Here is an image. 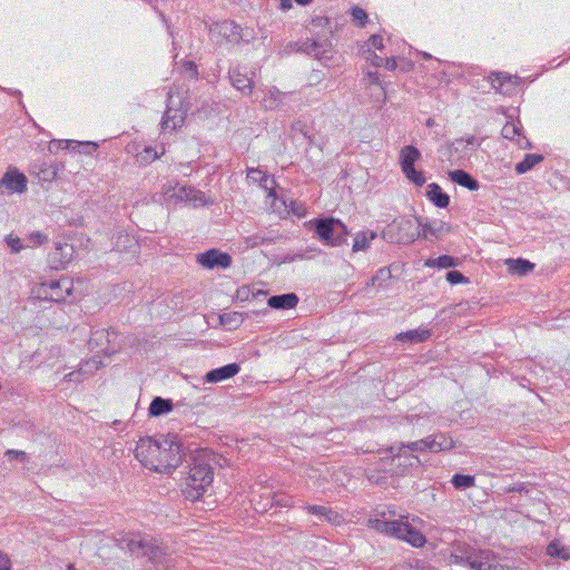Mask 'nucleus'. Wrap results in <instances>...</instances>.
<instances>
[{"instance_id":"obj_1","label":"nucleus","mask_w":570,"mask_h":570,"mask_svg":"<svg viewBox=\"0 0 570 570\" xmlns=\"http://www.w3.org/2000/svg\"><path fill=\"white\" fill-rule=\"evenodd\" d=\"M136 459L147 469L159 473H171L185 456L177 435H161L159 439L142 438L135 449Z\"/></svg>"},{"instance_id":"obj_2","label":"nucleus","mask_w":570,"mask_h":570,"mask_svg":"<svg viewBox=\"0 0 570 570\" xmlns=\"http://www.w3.org/2000/svg\"><path fill=\"white\" fill-rule=\"evenodd\" d=\"M215 463L216 455L208 450H200L194 455L183 490L187 500L191 502L199 500L212 485Z\"/></svg>"},{"instance_id":"obj_3","label":"nucleus","mask_w":570,"mask_h":570,"mask_svg":"<svg viewBox=\"0 0 570 570\" xmlns=\"http://www.w3.org/2000/svg\"><path fill=\"white\" fill-rule=\"evenodd\" d=\"M450 561L455 564H469L475 570H520L518 567L502 564L490 550H480L466 542H455L452 546Z\"/></svg>"},{"instance_id":"obj_4","label":"nucleus","mask_w":570,"mask_h":570,"mask_svg":"<svg viewBox=\"0 0 570 570\" xmlns=\"http://www.w3.org/2000/svg\"><path fill=\"white\" fill-rule=\"evenodd\" d=\"M127 548L132 554L147 557L157 570H170L174 567V559L167 549L153 538L134 535L127 540Z\"/></svg>"},{"instance_id":"obj_5","label":"nucleus","mask_w":570,"mask_h":570,"mask_svg":"<svg viewBox=\"0 0 570 570\" xmlns=\"http://www.w3.org/2000/svg\"><path fill=\"white\" fill-rule=\"evenodd\" d=\"M305 226L315 233L317 238L327 246H342L347 243L348 229L340 219L334 217L314 218Z\"/></svg>"},{"instance_id":"obj_6","label":"nucleus","mask_w":570,"mask_h":570,"mask_svg":"<svg viewBox=\"0 0 570 570\" xmlns=\"http://www.w3.org/2000/svg\"><path fill=\"white\" fill-rule=\"evenodd\" d=\"M208 33L213 41L222 45L226 41L230 45L249 43L255 39L252 29H242L239 24L232 20L216 21L208 26Z\"/></svg>"},{"instance_id":"obj_7","label":"nucleus","mask_w":570,"mask_h":570,"mask_svg":"<svg viewBox=\"0 0 570 570\" xmlns=\"http://www.w3.org/2000/svg\"><path fill=\"white\" fill-rule=\"evenodd\" d=\"M188 102H185L174 88H170L167 92V106L164 112L160 126L163 131H174L180 128L186 120L188 112Z\"/></svg>"},{"instance_id":"obj_8","label":"nucleus","mask_w":570,"mask_h":570,"mask_svg":"<svg viewBox=\"0 0 570 570\" xmlns=\"http://www.w3.org/2000/svg\"><path fill=\"white\" fill-rule=\"evenodd\" d=\"M397 227L404 230H411L405 235H400L396 238L399 243H412L417 237L428 238L429 236L439 237L444 230V224L442 222L424 223L421 218H417V226L413 228V224L410 219H403L397 223Z\"/></svg>"},{"instance_id":"obj_9","label":"nucleus","mask_w":570,"mask_h":570,"mask_svg":"<svg viewBox=\"0 0 570 570\" xmlns=\"http://www.w3.org/2000/svg\"><path fill=\"white\" fill-rule=\"evenodd\" d=\"M116 338L117 333L114 330L98 328L91 331L88 345L97 353L111 355L119 348V345L116 344Z\"/></svg>"},{"instance_id":"obj_10","label":"nucleus","mask_w":570,"mask_h":570,"mask_svg":"<svg viewBox=\"0 0 570 570\" xmlns=\"http://www.w3.org/2000/svg\"><path fill=\"white\" fill-rule=\"evenodd\" d=\"M71 289L72 284L70 279L60 278L42 283L39 288V295L51 302H62L71 294Z\"/></svg>"},{"instance_id":"obj_11","label":"nucleus","mask_w":570,"mask_h":570,"mask_svg":"<svg viewBox=\"0 0 570 570\" xmlns=\"http://www.w3.org/2000/svg\"><path fill=\"white\" fill-rule=\"evenodd\" d=\"M165 195L169 198L189 202L194 206H200L207 203L206 196L203 191L187 185L176 184L175 186H166Z\"/></svg>"},{"instance_id":"obj_12","label":"nucleus","mask_w":570,"mask_h":570,"mask_svg":"<svg viewBox=\"0 0 570 570\" xmlns=\"http://www.w3.org/2000/svg\"><path fill=\"white\" fill-rule=\"evenodd\" d=\"M426 446H428L426 438L419 440V441H414V442H409V443L402 442L397 445L389 446L384 450L379 451V453L389 454L387 458H382L380 460V463L385 465L387 462H390L391 465H394V463L397 459H401L403 455L406 456L405 450H409L411 452H428Z\"/></svg>"},{"instance_id":"obj_13","label":"nucleus","mask_w":570,"mask_h":570,"mask_svg":"<svg viewBox=\"0 0 570 570\" xmlns=\"http://www.w3.org/2000/svg\"><path fill=\"white\" fill-rule=\"evenodd\" d=\"M232 86L244 96H249L254 88L255 71L248 70L246 66L237 65L229 69Z\"/></svg>"},{"instance_id":"obj_14","label":"nucleus","mask_w":570,"mask_h":570,"mask_svg":"<svg viewBox=\"0 0 570 570\" xmlns=\"http://www.w3.org/2000/svg\"><path fill=\"white\" fill-rule=\"evenodd\" d=\"M197 263L207 269H226L232 265V256L227 253L220 252L219 249L212 248L205 253H200L196 258Z\"/></svg>"},{"instance_id":"obj_15","label":"nucleus","mask_w":570,"mask_h":570,"mask_svg":"<svg viewBox=\"0 0 570 570\" xmlns=\"http://www.w3.org/2000/svg\"><path fill=\"white\" fill-rule=\"evenodd\" d=\"M27 177L14 167H9L7 173L0 179V191L8 194H21L27 190Z\"/></svg>"},{"instance_id":"obj_16","label":"nucleus","mask_w":570,"mask_h":570,"mask_svg":"<svg viewBox=\"0 0 570 570\" xmlns=\"http://www.w3.org/2000/svg\"><path fill=\"white\" fill-rule=\"evenodd\" d=\"M240 371V366L237 363H229L227 365L210 370L205 376L207 383H219L228 380Z\"/></svg>"},{"instance_id":"obj_17","label":"nucleus","mask_w":570,"mask_h":570,"mask_svg":"<svg viewBox=\"0 0 570 570\" xmlns=\"http://www.w3.org/2000/svg\"><path fill=\"white\" fill-rule=\"evenodd\" d=\"M298 301L299 298L295 293H286L271 296L267 304L274 309H291L297 306Z\"/></svg>"},{"instance_id":"obj_18","label":"nucleus","mask_w":570,"mask_h":570,"mask_svg":"<svg viewBox=\"0 0 570 570\" xmlns=\"http://www.w3.org/2000/svg\"><path fill=\"white\" fill-rule=\"evenodd\" d=\"M304 509L333 524H338L342 521V515L328 507L306 504Z\"/></svg>"},{"instance_id":"obj_19","label":"nucleus","mask_w":570,"mask_h":570,"mask_svg":"<svg viewBox=\"0 0 570 570\" xmlns=\"http://www.w3.org/2000/svg\"><path fill=\"white\" fill-rule=\"evenodd\" d=\"M426 196L439 208H446L450 204L449 195L436 183L428 185Z\"/></svg>"},{"instance_id":"obj_20","label":"nucleus","mask_w":570,"mask_h":570,"mask_svg":"<svg viewBox=\"0 0 570 570\" xmlns=\"http://www.w3.org/2000/svg\"><path fill=\"white\" fill-rule=\"evenodd\" d=\"M449 176L453 183L465 187L469 190H478L480 187L479 181L462 169L450 171Z\"/></svg>"},{"instance_id":"obj_21","label":"nucleus","mask_w":570,"mask_h":570,"mask_svg":"<svg viewBox=\"0 0 570 570\" xmlns=\"http://www.w3.org/2000/svg\"><path fill=\"white\" fill-rule=\"evenodd\" d=\"M247 178L254 183H258L262 188L268 190V196H274L273 186H269V184L274 185L275 180L271 178L266 173L258 168H249L247 169Z\"/></svg>"},{"instance_id":"obj_22","label":"nucleus","mask_w":570,"mask_h":570,"mask_svg":"<svg viewBox=\"0 0 570 570\" xmlns=\"http://www.w3.org/2000/svg\"><path fill=\"white\" fill-rule=\"evenodd\" d=\"M421 157L419 149L412 145L404 146L400 151V165L402 171L414 167L416 160Z\"/></svg>"},{"instance_id":"obj_23","label":"nucleus","mask_w":570,"mask_h":570,"mask_svg":"<svg viewBox=\"0 0 570 570\" xmlns=\"http://www.w3.org/2000/svg\"><path fill=\"white\" fill-rule=\"evenodd\" d=\"M377 234L375 232H358L353 240V252L366 250L370 247V244L373 239H375Z\"/></svg>"},{"instance_id":"obj_24","label":"nucleus","mask_w":570,"mask_h":570,"mask_svg":"<svg viewBox=\"0 0 570 570\" xmlns=\"http://www.w3.org/2000/svg\"><path fill=\"white\" fill-rule=\"evenodd\" d=\"M507 265L511 273L520 276L527 275L534 269V264L523 258L508 259Z\"/></svg>"},{"instance_id":"obj_25","label":"nucleus","mask_w":570,"mask_h":570,"mask_svg":"<svg viewBox=\"0 0 570 570\" xmlns=\"http://www.w3.org/2000/svg\"><path fill=\"white\" fill-rule=\"evenodd\" d=\"M173 410V403L170 400L156 396L149 406V414L151 416H159L169 413Z\"/></svg>"},{"instance_id":"obj_26","label":"nucleus","mask_w":570,"mask_h":570,"mask_svg":"<svg viewBox=\"0 0 570 570\" xmlns=\"http://www.w3.org/2000/svg\"><path fill=\"white\" fill-rule=\"evenodd\" d=\"M426 267L450 268L459 265V259L450 255H441L436 258H428L424 263Z\"/></svg>"},{"instance_id":"obj_27","label":"nucleus","mask_w":570,"mask_h":570,"mask_svg":"<svg viewBox=\"0 0 570 570\" xmlns=\"http://www.w3.org/2000/svg\"><path fill=\"white\" fill-rule=\"evenodd\" d=\"M364 81L371 87H379L380 95L377 97L379 104H385L386 101V90L385 86L383 85L380 75L377 72L368 71L365 77Z\"/></svg>"},{"instance_id":"obj_28","label":"nucleus","mask_w":570,"mask_h":570,"mask_svg":"<svg viewBox=\"0 0 570 570\" xmlns=\"http://www.w3.org/2000/svg\"><path fill=\"white\" fill-rule=\"evenodd\" d=\"M543 160V156L539 154H527L522 161L518 163L515 166V171L518 174H524L531 170L535 165L540 164Z\"/></svg>"},{"instance_id":"obj_29","label":"nucleus","mask_w":570,"mask_h":570,"mask_svg":"<svg viewBox=\"0 0 570 570\" xmlns=\"http://www.w3.org/2000/svg\"><path fill=\"white\" fill-rule=\"evenodd\" d=\"M403 540L415 548L423 547L426 542L425 537L410 523L407 524Z\"/></svg>"},{"instance_id":"obj_30","label":"nucleus","mask_w":570,"mask_h":570,"mask_svg":"<svg viewBox=\"0 0 570 570\" xmlns=\"http://www.w3.org/2000/svg\"><path fill=\"white\" fill-rule=\"evenodd\" d=\"M429 337H430V331H428V330H423V331L411 330L407 332L400 333L397 335V340H400V341H411V342H416V343L424 342Z\"/></svg>"},{"instance_id":"obj_31","label":"nucleus","mask_w":570,"mask_h":570,"mask_svg":"<svg viewBox=\"0 0 570 570\" xmlns=\"http://www.w3.org/2000/svg\"><path fill=\"white\" fill-rule=\"evenodd\" d=\"M407 524H409L407 522H404L402 520L390 521L389 529H387L389 531L386 534L390 537L403 540Z\"/></svg>"},{"instance_id":"obj_32","label":"nucleus","mask_w":570,"mask_h":570,"mask_svg":"<svg viewBox=\"0 0 570 570\" xmlns=\"http://www.w3.org/2000/svg\"><path fill=\"white\" fill-rule=\"evenodd\" d=\"M451 482L455 489L462 490L474 487L475 478L469 474L456 473L452 476Z\"/></svg>"},{"instance_id":"obj_33","label":"nucleus","mask_w":570,"mask_h":570,"mask_svg":"<svg viewBox=\"0 0 570 570\" xmlns=\"http://www.w3.org/2000/svg\"><path fill=\"white\" fill-rule=\"evenodd\" d=\"M489 81L494 90L502 91L504 83L512 81V77L503 72H491Z\"/></svg>"},{"instance_id":"obj_34","label":"nucleus","mask_w":570,"mask_h":570,"mask_svg":"<svg viewBox=\"0 0 570 570\" xmlns=\"http://www.w3.org/2000/svg\"><path fill=\"white\" fill-rule=\"evenodd\" d=\"M275 242L274 237L266 236L263 233H256L245 238V244L247 247H256L263 244H272Z\"/></svg>"},{"instance_id":"obj_35","label":"nucleus","mask_w":570,"mask_h":570,"mask_svg":"<svg viewBox=\"0 0 570 570\" xmlns=\"http://www.w3.org/2000/svg\"><path fill=\"white\" fill-rule=\"evenodd\" d=\"M301 49L316 58H320V56L325 52L324 45L316 40L303 42Z\"/></svg>"},{"instance_id":"obj_36","label":"nucleus","mask_w":570,"mask_h":570,"mask_svg":"<svg viewBox=\"0 0 570 570\" xmlns=\"http://www.w3.org/2000/svg\"><path fill=\"white\" fill-rule=\"evenodd\" d=\"M58 145L62 146V148L65 149L82 147L83 151L87 154H89L91 150H96V148L98 147L96 144L92 142H79L76 140H60L58 141Z\"/></svg>"},{"instance_id":"obj_37","label":"nucleus","mask_w":570,"mask_h":570,"mask_svg":"<svg viewBox=\"0 0 570 570\" xmlns=\"http://www.w3.org/2000/svg\"><path fill=\"white\" fill-rule=\"evenodd\" d=\"M403 174L410 181H412L416 186H423L426 181L423 173L417 170L415 167L403 170Z\"/></svg>"},{"instance_id":"obj_38","label":"nucleus","mask_w":570,"mask_h":570,"mask_svg":"<svg viewBox=\"0 0 570 570\" xmlns=\"http://www.w3.org/2000/svg\"><path fill=\"white\" fill-rule=\"evenodd\" d=\"M547 554L550 557H558L561 559H568L569 554L563 547L559 544L558 541H552L547 547Z\"/></svg>"},{"instance_id":"obj_39","label":"nucleus","mask_w":570,"mask_h":570,"mask_svg":"<svg viewBox=\"0 0 570 570\" xmlns=\"http://www.w3.org/2000/svg\"><path fill=\"white\" fill-rule=\"evenodd\" d=\"M164 153H165L164 148H161V151L158 153L153 147H146L144 149V151L140 154V158H141V161L151 163V161L158 159Z\"/></svg>"},{"instance_id":"obj_40","label":"nucleus","mask_w":570,"mask_h":570,"mask_svg":"<svg viewBox=\"0 0 570 570\" xmlns=\"http://www.w3.org/2000/svg\"><path fill=\"white\" fill-rule=\"evenodd\" d=\"M501 134L505 139L513 140L517 136H520V128L513 122H507L502 127Z\"/></svg>"},{"instance_id":"obj_41","label":"nucleus","mask_w":570,"mask_h":570,"mask_svg":"<svg viewBox=\"0 0 570 570\" xmlns=\"http://www.w3.org/2000/svg\"><path fill=\"white\" fill-rule=\"evenodd\" d=\"M389 523H390V521H386V520H383V519H377V518L368 519V521H367V525L371 529H374L377 532L384 533V534H386L387 531H389L387 530L389 529Z\"/></svg>"},{"instance_id":"obj_42","label":"nucleus","mask_w":570,"mask_h":570,"mask_svg":"<svg viewBox=\"0 0 570 570\" xmlns=\"http://www.w3.org/2000/svg\"><path fill=\"white\" fill-rule=\"evenodd\" d=\"M446 281L450 284H468L469 278H466L461 272L459 271H450L445 275Z\"/></svg>"},{"instance_id":"obj_43","label":"nucleus","mask_w":570,"mask_h":570,"mask_svg":"<svg viewBox=\"0 0 570 570\" xmlns=\"http://www.w3.org/2000/svg\"><path fill=\"white\" fill-rule=\"evenodd\" d=\"M426 448L428 452L438 453L442 451H446V444L439 443V440L434 438V435L426 436Z\"/></svg>"},{"instance_id":"obj_44","label":"nucleus","mask_w":570,"mask_h":570,"mask_svg":"<svg viewBox=\"0 0 570 570\" xmlns=\"http://www.w3.org/2000/svg\"><path fill=\"white\" fill-rule=\"evenodd\" d=\"M352 17H353V21L360 27H364L367 21L366 11L360 7L352 8Z\"/></svg>"},{"instance_id":"obj_45","label":"nucleus","mask_w":570,"mask_h":570,"mask_svg":"<svg viewBox=\"0 0 570 570\" xmlns=\"http://www.w3.org/2000/svg\"><path fill=\"white\" fill-rule=\"evenodd\" d=\"M56 249H57V253L61 252V258H60L61 265H65L66 263L70 262L71 256H72V247L71 246H69L67 243L63 245L58 244Z\"/></svg>"},{"instance_id":"obj_46","label":"nucleus","mask_w":570,"mask_h":570,"mask_svg":"<svg viewBox=\"0 0 570 570\" xmlns=\"http://www.w3.org/2000/svg\"><path fill=\"white\" fill-rule=\"evenodd\" d=\"M272 505L291 508L293 507V500L287 495L275 494L272 499Z\"/></svg>"},{"instance_id":"obj_47","label":"nucleus","mask_w":570,"mask_h":570,"mask_svg":"<svg viewBox=\"0 0 570 570\" xmlns=\"http://www.w3.org/2000/svg\"><path fill=\"white\" fill-rule=\"evenodd\" d=\"M436 440H439V443L446 444V451L453 449L455 446V442L453 439L445 433H435L433 434Z\"/></svg>"},{"instance_id":"obj_48","label":"nucleus","mask_w":570,"mask_h":570,"mask_svg":"<svg viewBox=\"0 0 570 570\" xmlns=\"http://www.w3.org/2000/svg\"><path fill=\"white\" fill-rule=\"evenodd\" d=\"M4 455L9 460H19L21 462H24L28 459L27 453L24 451H20V450H7Z\"/></svg>"},{"instance_id":"obj_49","label":"nucleus","mask_w":570,"mask_h":570,"mask_svg":"<svg viewBox=\"0 0 570 570\" xmlns=\"http://www.w3.org/2000/svg\"><path fill=\"white\" fill-rule=\"evenodd\" d=\"M463 141H465L466 145H469V146H473V147L480 146L478 138L475 136H470L466 139H463V138L456 139L455 141L450 142L448 145V147H449V149H451L454 147L455 144H462Z\"/></svg>"},{"instance_id":"obj_50","label":"nucleus","mask_w":570,"mask_h":570,"mask_svg":"<svg viewBox=\"0 0 570 570\" xmlns=\"http://www.w3.org/2000/svg\"><path fill=\"white\" fill-rule=\"evenodd\" d=\"M28 239L30 240V243H32L33 245H41L42 243H45L47 240V236L41 234L40 232H33L31 233L29 236H28Z\"/></svg>"},{"instance_id":"obj_51","label":"nucleus","mask_w":570,"mask_h":570,"mask_svg":"<svg viewBox=\"0 0 570 570\" xmlns=\"http://www.w3.org/2000/svg\"><path fill=\"white\" fill-rule=\"evenodd\" d=\"M370 45L377 49V50H382L383 49V38L379 35H373L371 38H370Z\"/></svg>"},{"instance_id":"obj_52","label":"nucleus","mask_w":570,"mask_h":570,"mask_svg":"<svg viewBox=\"0 0 570 570\" xmlns=\"http://www.w3.org/2000/svg\"><path fill=\"white\" fill-rule=\"evenodd\" d=\"M8 245L11 247L12 252L18 253L21 250L22 245L20 238L16 237H9L7 240Z\"/></svg>"},{"instance_id":"obj_53","label":"nucleus","mask_w":570,"mask_h":570,"mask_svg":"<svg viewBox=\"0 0 570 570\" xmlns=\"http://www.w3.org/2000/svg\"><path fill=\"white\" fill-rule=\"evenodd\" d=\"M11 568V562L9 560V558L0 552V570H10Z\"/></svg>"},{"instance_id":"obj_54","label":"nucleus","mask_w":570,"mask_h":570,"mask_svg":"<svg viewBox=\"0 0 570 570\" xmlns=\"http://www.w3.org/2000/svg\"><path fill=\"white\" fill-rule=\"evenodd\" d=\"M367 59L371 61V63L374 66V67H381L383 66V61H384V58L377 56L376 53H371Z\"/></svg>"},{"instance_id":"obj_55","label":"nucleus","mask_w":570,"mask_h":570,"mask_svg":"<svg viewBox=\"0 0 570 570\" xmlns=\"http://www.w3.org/2000/svg\"><path fill=\"white\" fill-rule=\"evenodd\" d=\"M383 65L387 70L391 71L395 70L397 67L396 60L393 57L384 59Z\"/></svg>"},{"instance_id":"obj_56","label":"nucleus","mask_w":570,"mask_h":570,"mask_svg":"<svg viewBox=\"0 0 570 570\" xmlns=\"http://www.w3.org/2000/svg\"><path fill=\"white\" fill-rule=\"evenodd\" d=\"M185 69H186L187 71H190V72L193 73V77H196V76H197V66H196V63H195V62H193V61H187V62L185 63Z\"/></svg>"},{"instance_id":"obj_57","label":"nucleus","mask_w":570,"mask_h":570,"mask_svg":"<svg viewBox=\"0 0 570 570\" xmlns=\"http://www.w3.org/2000/svg\"><path fill=\"white\" fill-rule=\"evenodd\" d=\"M81 371H82V368L79 372H71V373L67 374L66 377L69 381L79 382L80 381Z\"/></svg>"},{"instance_id":"obj_58","label":"nucleus","mask_w":570,"mask_h":570,"mask_svg":"<svg viewBox=\"0 0 570 570\" xmlns=\"http://www.w3.org/2000/svg\"><path fill=\"white\" fill-rule=\"evenodd\" d=\"M249 294L248 287H242L238 289L237 295L240 299H247Z\"/></svg>"},{"instance_id":"obj_59","label":"nucleus","mask_w":570,"mask_h":570,"mask_svg":"<svg viewBox=\"0 0 570 570\" xmlns=\"http://www.w3.org/2000/svg\"><path fill=\"white\" fill-rule=\"evenodd\" d=\"M523 490H525V485L523 483H520V484H515L511 488H508L507 492H521Z\"/></svg>"},{"instance_id":"obj_60","label":"nucleus","mask_w":570,"mask_h":570,"mask_svg":"<svg viewBox=\"0 0 570 570\" xmlns=\"http://www.w3.org/2000/svg\"><path fill=\"white\" fill-rule=\"evenodd\" d=\"M328 23V19L327 18H324V17H318L316 19L313 20V24H316V26H323V24H327Z\"/></svg>"},{"instance_id":"obj_61","label":"nucleus","mask_w":570,"mask_h":570,"mask_svg":"<svg viewBox=\"0 0 570 570\" xmlns=\"http://www.w3.org/2000/svg\"><path fill=\"white\" fill-rule=\"evenodd\" d=\"M407 459L410 460V463H409L410 465H414V464L417 465L421 463L419 456H416V455H410V456H407Z\"/></svg>"},{"instance_id":"obj_62","label":"nucleus","mask_w":570,"mask_h":570,"mask_svg":"<svg viewBox=\"0 0 570 570\" xmlns=\"http://www.w3.org/2000/svg\"><path fill=\"white\" fill-rule=\"evenodd\" d=\"M379 95H380V89H379V87H374V88H373V90H372V92H371V97L373 98V100H374L375 102H379V101H377V97H379Z\"/></svg>"},{"instance_id":"obj_63","label":"nucleus","mask_w":570,"mask_h":570,"mask_svg":"<svg viewBox=\"0 0 570 570\" xmlns=\"http://www.w3.org/2000/svg\"><path fill=\"white\" fill-rule=\"evenodd\" d=\"M281 6L283 9L291 8V0H281Z\"/></svg>"},{"instance_id":"obj_64","label":"nucleus","mask_w":570,"mask_h":570,"mask_svg":"<svg viewBox=\"0 0 570 570\" xmlns=\"http://www.w3.org/2000/svg\"><path fill=\"white\" fill-rule=\"evenodd\" d=\"M434 124H435V121H434V119H433V118H429V119L425 121V126H428V127H432V126H434Z\"/></svg>"}]
</instances>
